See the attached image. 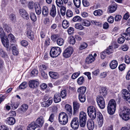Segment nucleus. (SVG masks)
Segmentation results:
<instances>
[{
	"mask_svg": "<svg viewBox=\"0 0 130 130\" xmlns=\"http://www.w3.org/2000/svg\"><path fill=\"white\" fill-rule=\"evenodd\" d=\"M66 95L67 93L66 90H64L61 91L60 92V96L62 98H64L66 96Z\"/></svg>",
	"mask_w": 130,
	"mask_h": 130,
	"instance_id": "49",
	"label": "nucleus"
},
{
	"mask_svg": "<svg viewBox=\"0 0 130 130\" xmlns=\"http://www.w3.org/2000/svg\"><path fill=\"white\" fill-rule=\"evenodd\" d=\"M61 52V49L60 47H54L51 48L50 54L51 57H56L59 55Z\"/></svg>",
	"mask_w": 130,
	"mask_h": 130,
	"instance_id": "4",
	"label": "nucleus"
},
{
	"mask_svg": "<svg viewBox=\"0 0 130 130\" xmlns=\"http://www.w3.org/2000/svg\"><path fill=\"white\" fill-rule=\"evenodd\" d=\"M56 41L57 44L60 46L63 45L64 42V40L60 38H58Z\"/></svg>",
	"mask_w": 130,
	"mask_h": 130,
	"instance_id": "29",
	"label": "nucleus"
},
{
	"mask_svg": "<svg viewBox=\"0 0 130 130\" xmlns=\"http://www.w3.org/2000/svg\"><path fill=\"white\" fill-rule=\"evenodd\" d=\"M100 92L101 95L104 96L106 95L107 92L106 89L104 87H102L100 90Z\"/></svg>",
	"mask_w": 130,
	"mask_h": 130,
	"instance_id": "28",
	"label": "nucleus"
},
{
	"mask_svg": "<svg viewBox=\"0 0 130 130\" xmlns=\"http://www.w3.org/2000/svg\"><path fill=\"white\" fill-rule=\"evenodd\" d=\"M69 23L67 20H64L62 21V26L63 28L64 29L68 28L69 26Z\"/></svg>",
	"mask_w": 130,
	"mask_h": 130,
	"instance_id": "27",
	"label": "nucleus"
},
{
	"mask_svg": "<svg viewBox=\"0 0 130 130\" xmlns=\"http://www.w3.org/2000/svg\"><path fill=\"white\" fill-rule=\"evenodd\" d=\"M53 99L55 103H58L60 102L61 101V98L59 93H55Z\"/></svg>",
	"mask_w": 130,
	"mask_h": 130,
	"instance_id": "25",
	"label": "nucleus"
},
{
	"mask_svg": "<svg viewBox=\"0 0 130 130\" xmlns=\"http://www.w3.org/2000/svg\"><path fill=\"white\" fill-rule=\"evenodd\" d=\"M118 66V62L116 60H112L109 64V66L111 69H116Z\"/></svg>",
	"mask_w": 130,
	"mask_h": 130,
	"instance_id": "18",
	"label": "nucleus"
},
{
	"mask_svg": "<svg viewBox=\"0 0 130 130\" xmlns=\"http://www.w3.org/2000/svg\"><path fill=\"white\" fill-rule=\"evenodd\" d=\"M16 122L15 119L12 117L7 118L5 120L6 123L10 125H13Z\"/></svg>",
	"mask_w": 130,
	"mask_h": 130,
	"instance_id": "16",
	"label": "nucleus"
},
{
	"mask_svg": "<svg viewBox=\"0 0 130 130\" xmlns=\"http://www.w3.org/2000/svg\"><path fill=\"white\" fill-rule=\"evenodd\" d=\"M50 76L53 79H57L59 77V75L56 72H50L49 73Z\"/></svg>",
	"mask_w": 130,
	"mask_h": 130,
	"instance_id": "23",
	"label": "nucleus"
},
{
	"mask_svg": "<svg viewBox=\"0 0 130 130\" xmlns=\"http://www.w3.org/2000/svg\"><path fill=\"white\" fill-rule=\"evenodd\" d=\"M86 90V88L84 86L81 87L78 89L77 92L79 94H85Z\"/></svg>",
	"mask_w": 130,
	"mask_h": 130,
	"instance_id": "20",
	"label": "nucleus"
},
{
	"mask_svg": "<svg viewBox=\"0 0 130 130\" xmlns=\"http://www.w3.org/2000/svg\"><path fill=\"white\" fill-rule=\"evenodd\" d=\"M119 115L124 120H128L130 119V109L126 106H124L121 109Z\"/></svg>",
	"mask_w": 130,
	"mask_h": 130,
	"instance_id": "2",
	"label": "nucleus"
},
{
	"mask_svg": "<svg viewBox=\"0 0 130 130\" xmlns=\"http://www.w3.org/2000/svg\"><path fill=\"white\" fill-rule=\"evenodd\" d=\"M122 37L124 38L127 40H130V34L124 32L122 34Z\"/></svg>",
	"mask_w": 130,
	"mask_h": 130,
	"instance_id": "35",
	"label": "nucleus"
},
{
	"mask_svg": "<svg viewBox=\"0 0 130 130\" xmlns=\"http://www.w3.org/2000/svg\"><path fill=\"white\" fill-rule=\"evenodd\" d=\"M21 45L24 46H26L28 45V42L25 40H24L22 41L21 42Z\"/></svg>",
	"mask_w": 130,
	"mask_h": 130,
	"instance_id": "64",
	"label": "nucleus"
},
{
	"mask_svg": "<svg viewBox=\"0 0 130 130\" xmlns=\"http://www.w3.org/2000/svg\"><path fill=\"white\" fill-rule=\"evenodd\" d=\"M91 24L90 22L87 20H84L82 22V24L84 26H88Z\"/></svg>",
	"mask_w": 130,
	"mask_h": 130,
	"instance_id": "41",
	"label": "nucleus"
},
{
	"mask_svg": "<svg viewBox=\"0 0 130 130\" xmlns=\"http://www.w3.org/2000/svg\"><path fill=\"white\" fill-rule=\"evenodd\" d=\"M82 19L79 16H76L74 17L73 19V21L74 22L77 21H81Z\"/></svg>",
	"mask_w": 130,
	"mask_h": 130,
	"instance_id": "50",
	"label": "nucleus"
},
{
	"mask_svg": "<svg viewBox=\"0 0 130 130\" xmlns=\"http://www.w3.org/2000/svg\"><path fill=\"white\" fill-rule=\"evenodd\" d=\"M84 78L83 76H81L77 80V83L79 85L82 84L84 82Z\"/></svg>",
	"mask_w": 130,
	"mask_h": 130,
	"instance_id": "44",
	"label": "nucleus"
},
{
	"mask_svg": "<svg viewBox=\"0 0 130 130\" xmlns=\"http://www.w3.org/2000/svg\"><path fill=\"white\" fill-rule=\"evenodd\" d=\"M49 13L48 9L46 6H43L42 8V14L44 16H47Z\"/></svg>",
	"mask_w": 130,
	"mask_h": 130,
	"instance_id": "24",
	"label": "nucleus"
},
{
	"mask_svg": "<svg viewBox=\"0 0 130 130\" xmlns=\"http://www.w3.org/2000/svg\"><path fill=\"white\" fill-rule=\"evenodd\" d=\"M125 41V39L124 38L121 37L119 38L118 39V41L119 43L122 44Z\"/></svg>",
	"mask_w": 130,
	"mask_h": 130,
	"instance_id": "58",
	"label": "nucleus"
},
{
	"mask_svg": "<svg viewBox=\"0 0 130 130\" xmlns=\"http://www.w3.org/2000/svg\"><path fill=\"white\" fill-rule=\"evenodd\" d=\"M27 86V83L26 82H24L20 85L19 87L20 89H24Z\"/></svg>",
	"mask_w": 130,
	"mask_h": 130,
	"instance_id": "30",
	"label": "nucleus"
},
{
	"mask_svg": "<svg viewBox=\"0 0 130 130\" xmlns=\"http://www.w3.org/2000/svg\"><path fill=\"white\" fill-rule=\"evenodd\" d=\"M37 127H41L44 122V119L43 117L41 116L38 118L35 121H33Z\"/></svg>",
	"mask_w": 130,
	"mask_h": 130,
	"instance_id": "10",
	"label": "nucleus"
},
{
	"mask_svg": "<svg viewBox=\"0 0 130 130\" xmlns=\"http://www.w3.org/2000/svg\"><path fill=\"white\" fill-rule=\"evenodd\" d=\"M58 37V35L57 34H53L51 35V39L53 41L55 42L56 41Z\"/></svg>",
	"mask_w": 130,
	"mask_h": 130,
	"instance_id": "42",
	"label": "nucleus"
},
{
	"mask_svg": "<svg viewBox=\"0 0 130 130\" xmlns=\"http://www.w3.org/2000/svg\"><path fill=\"white\" fill-rule=\"evenodd\" d=\"M95 60V58L92 55L90 54L86 58L85 60V63L87 64L91 63L93 62Z\"/></svg>",
	"mask_w": 130,
	"mask_h": 130,
	"instance_id": "15",
	"label": "nucleus"
},
{
	"mask_svg": "<svg viewBox=\"0 0 130 130\" xmlns=\"http://www.w3.org/2000/svg\"><path fill=\"white\" fill-rule=\"evenodd\" d=\"M38 73V71L37 70L35 69L33 70L31 72V76L34 77L36 76Z\"/></svg>",
	"mask_w": 130,
	"mask_h": 130,
	"instance_id": "48",
	"label": "nucleus"
},
{
	"mask_svg": "<svg viewBox=\"0 0 130 130\" xmlns=\"http://www.w3.org/2000/svg\"><path fill=\"white\" fill-rule=\"evenodd\" d=\"M102 11L100 9L94 11L93 14L95 16H101L103 14Z\"/></svg>",
	"mask_w": 130,
	"mask_h": 130,
	"instance_id": "32",
	"label": "nucleus"
},
{
	"mask_svg": "<svg viewBox=\"0 0 130 130\" xmlns=\"http://www.w3.org/2000/svg\"><path fill=\"white\" fill-rule=\"evenodd\" d=\"M1 41L3 45L5 47L8 48L9 46V43L8 39L5 35L3 37H1Z\"/></svg>",
	"mask_w": 130,
	"mask_h": 130,
	"instance_id": "13",
	"label": "nucleus"
},
{
	"mask_svg": "<svg viewBox=\"0 0 130 130\" xmlns=\"http://www.w3.org/2000/svg\"><path fill=\"white\" fill-rule=\"evenodd\" d=\"M65 109L66 110V114L68 115L69 117H71L73 115V110L71 106L67 104L65 106Z\"/></svg>",
	"mask_w": 130,
	"mask_h": 130,
	"instance_id": "11",
	"label": "nucleus"
},
{
	"mask_svg": "<svg viewBox=\"0 0 130 130\" xmlns=\"http://www.w3.org/2000/svg\"><path fill=\"white\" fill-rule=\"evenodd\" d=\"M87 112L88 115L92 119L88 120L87 122V125L89 130H93L94 127V122L92 120L95 119L96 116L98 118V124L99 127H101L103 123V118L101 113L97 111L95 108L92 106L89 107L87 109Z\"/></svg>",
	"mask_w": 130,
	"mask_h": 130,
	"instance_id": "1",
	"label": "nucleus"
},
{
	"mask_svg": "<svg viewBox=\"0 0 130 130\" xmlns=\"http://www.w3.org/2000/svg\"><path fill=\"white\" fill-rule=\"evenodd\" d=\"M69 41L70 44H74L75 42V38L73 36H71L69 39Z\"/></svg>",
	"mask_w": 130,
	"mask_h": 130,
	"instance_id": "47",
	"label": "nucleus"
},
{
	"mask_svg": "<svg viewBox=\"0 0 130 130\" xmlns=\"http://www.w3.org/2000/svg\"><path fill=\"white\" fill-rule=\"evenodd\" d=\"M116 106V103L114 99L111 100L109 102L107 108L108 113L110 115H113L115 113Z\"/></svg>",
	"mask_w": 130,
	"mask_h": 130,
	"instance_id": "3",
	"label": "nucleus"
},
{
	"mask_svg": "<svg viewBox=\"0 0 130 130\" xmlns=\"http://www.w3.org/2000/svg\"><path fill=\"white\" fill-rule=\"evenodd\" d=\"M66 15L68 17H71L72 16L73 13L72 11L70 10H68L67 11Z\"/></svg>",
	"mask_w": 130,
	"mask_h": 130,
	"instance_id": "51",
	"label": "nucleus"
},
{
	"mask_svg": "<svg viewBox=\"0 0 130 130\" xmlns=\"http://www.w3.org/2000/svg\"><path fill=\"white\" fill-rule=\"evenodd\" d=\"M125 62L127 64H129L130 63V58L128 55H126L125 57Z\"/></svg>",
	"mask_w": 130,
	"mask_h": 130,
	"instance_id": "56",
	"label": "nucleus"
},
{
	"mask_svg": "<svg viewBox=\"0 0 130 130\" xmlns=\"http://www.w3.org/2000/svg\"><path fill=\"white\" fill-rule=\"evenodd\" d=\"M97 102L100 108L101 109H103L105 107V103L104 100L101 96H99L97 98Z\"/></svg>",
	"mask_w": 130,
	"mask_h": 130,
	"instance_id": "8",
	"label": "nucleus"
},
{
	"mask_svg": "<svg viewBox=\"0 0 130 130\" xmlns=\"http://www.w3.org/2000/svg\"><path fill=\"white\" fill-rule=\"evenodd\" d=\"M79 120L77 118L75 117L73 119L71 123V126L74 129H77L79 127Z\"/></svg>",
	"mask_w": 130,
	"mask_h": 130,
	"instance_id": "9",
	"label": "nucleus"
},
{
	"mask_svg": "<svg viewBox=\"0 0 130 130\" xmlns=\"http://www.w3.org/2000/svg\"><path fill=\"white\" fill-rule=\"evenodd\" d=\"M60 7V10L61 14L62 16H64L66 14V8L65 7L63 6H61Z\"/></svg>",
	"mask_w": 130,
	"mask_h": 130,
	"instance_id": "43",
	"label": "nucleus"
},
{
	"mask_svg": "<svg viewBox=\"0 0 130 130\" xmlns=\"http://www.w3.org/2000/svg\"><path fill=\"white\" fill-rule=\"evenodd\" d=\"M19 102H16L15 103L13 104L12 105H11L12 107H13L14 109H16L18 106L19 105Z\"/></svg>",
	"mask_w": 130,
	"mask_h": 130,
	"instance_id": "61",
	"label": "nucleus"
},
{
	"mask_svg": "<svg viewBox=\"0 0 130 130\" xmlns=\"http://www.w3.org/2000/svg\"><path fill=\"white\" fill-rule=\"evenodd\" d=\"M78 98L79 101L81 102H84L85 101L86 97L85 94H79Z\"/></svg>",
	"mask_w": 130,
	"mask_h": 130,
	"instance_id": "33",
	"label": "nucleus"
},
{
	"mask_svg": "<svg viewBox=\"0 0 130 130\" xmlns=\"http://www.w3.org/2000/svg\"><path fill=\"white\" fill-rule=\"evenodd\" d=\"M130 129V125L129 124H127L124 127H122L121 130H129Z\"/></svg>",
	"mask_w": 130,
	"mask_h": 130,
	"instance_id": "60",
	"label": "nucleus"
},
{
	"mask_svg": "<svg viewBox=\"0 0 130 130\" xmlns=\"http://www.w3.org/2000/svg\"><path fill=\"white\" fill-rule=\"evenodd\" d=\"M19 13L22 17L24 19L28 20L29 18L28 14L24 9H21L19 10Z\"/></svg>",
	"mask_w": 130,
	"mask_h": 130,
	"instance_id": "14",
	"label": "nucleus"
},
{
	"mask_svg": "<svg viewBox=\"0 0 130 130\" xmlns=\"http://www.w3.org/2000/svg\"><path fill=\"white\" fill-rule=\"evenodd\" d=\"M54 115L52 113L51 114L48 120L51 122H53L54 121Z\"/></svg>",
	"mask_w": 130,
	"mask_h": 130,
	"instance_id": "63",
	"label": "nucleus"
},
{
	"mask_svg": "<svg viewBox=\"0 0 130 130\" xmlns=\"http://www.w3.org/2000/svg\"><path fill=\"white\" fill-rule=\"evenodd\" d=\"M73 52V49L72 47H69L67 48L63 53V56L66 58L70 57Z\"/></svg>",
	"mask_w": 130,
	"mask_h": 130,
	"instance_id": "7",
	"label": "nucleus"
},
{
	"mask_svg": "<svg viewBox=\"0 0 130 130\" xmlns=\"http://www.w3.org/2000/svg\"><path fill=\"white\" fill-rule=\"evenodd\" d=\"M5 35L3 28L0 26V37H3Z\"/></svg>",
	"mask_w": 130,
	"mask_h": 130,
	"instance_id": "59",
	"label": "nucleus"
},
{
	"mask_svg": "<svg viewBox=\"0 0 130 130\" xmlns=\"http://www.w3.org/2000/svg\"><path fill=\"white\" fill-rule=\"evenodd\" d=\"M74 4L76 7L79 8L80 7L81 1L80 0H73Z\"/></svg>",
	"mask_w": 130,
	"mask_h": 130,
	"instance_id": "37",
	"label": "nucleus"
},
{
	"mask_svg": "<svg viewBox=\"0 0 130 130\" xmlns=\"http://www.w3.org/2000/svg\"><path fill=\"white\" fill-rule=\"evenodd\" d=\"M80 72H75L73 73L71 76V78L73 79H75L77 78L80 75Z\"/></svg>",
	"mask_w": 130,
	"mask_h": 130,
	"instance_id": "52",
	"label": "nucleus"
},
{
	"mask_svg": "<svg viewBox=\"0 0 130 130\" xmlns=\"http://www.w3.org/2000/svg\"><path fill=\"white\" fill-rule=\"evenodd\" d=\"M30 14V18L31 20L33 22H35L37 20V18L35 13L31 12Z\"/></svg>",
	"mask_w": 130,
	"mask_h": 130,
	"instance_id": "40",
	"label": "nucleus"
},
{
	"mask_svg": "<svg viewBox=\"0 0 130 130\" xmlns=\"http://www.w3.org/2000/svg\"><path fill=\"white\" fill-rule=\"evenodd\" d=\"M28 107V105L24 104H23L21 106L20 109L21 111L25 112L26 111Z\"/></svg>",
	"mask_w": 130,
	"mask_h": 130,
	"instance_id": "31",
	"label": "nucleus"
},
{
	"mask_svg": "<svg viewBox=\"0 0 130 130\" xmlns=\"http://www.w3.org/2000/svg\"><path fill=\"white\" fill-rule=\"evenodd\" d=\"M68 32L69 35L73 34L74 32V28L71 27H70L68 30Z\"/></svg>",
	"mask_w": 130,
	"mask_h": 130,
	"instance_id": "55",
	"label": "nucleus"
},
{
	"mask_svg": "<svg viewBox=\"0 0 130 130\" xmlns=\"http://www.w3.org/2000/svg\"><path fill=\"white\" fill-rule=\"evenodd\" d=\"M35 11L36 13L38 15H40L41 13V10L40 6H38L37 5L35 7Z\"/></svg>",
	"mask_w": 130,
	"mask_h": 130,
	"instance_id": "38",
	"label": "nucleus"
},
{
	"mask_svg": "<svg viewBox=\"0 0 130 130\" xmlns=\"http://www.w3.org/2000/svg\"><path fill=\"white\" fill-rule=\"evenodd\" d=\"M75 28L79 30H82L84 29V26L79 23H77L75 25Z\"/></svg>",
	"mask_w": 130,
	"mask_h": 130,
	"instance_id": "36",
	"label": "nucleus"
},
{
	"mask_svg": "<svg viewBox=\"0 0 130 130\" xmlns=\"http://www.w3.org/2000/svg\"><path fill=\"white\" fill-rule=\"evenodd\" d=\"M56 2L57 6L59 7H60L63 5V0H56Z\"/></svg>",
	"mask_w": 130,
	"mask_h": 130,
	"instance_id": "45",
	"label": "nucleus"
},
{
	"mask_svg": "<svg viewBox=\"0 0 130 130\" xmlns=\"http://www.w3.org/2000/svg\"><path fill=\"white\" fill-rule=\"evenodd\" d=\"M106 53L108 55L113 53V51L112 49V47L111 46H109V47L105 51Z\"/></svg>",
	"mask_w": 130,
	"mask_h": 130,
	"instance_id": "34",
	"label": "nucleus"
},
{
	"mask_svg": "<svg viewBox=\"0 0 130 130\" xmlns=\"http://www.w3.org/2000/svg\"><path fill=\"white\" fill-rule=\"evenodd\" d=\"M29 87L31 88H34L38 86L39 84V82L34 80H30L28 83Z\"/></svg>",
	"mask_w": 130,
	"mask_h": 130,
	"instance_id": "17",
	"label": "nucleus"
},
{
	"mask_svg": "<svg viewBox=\"0 0 130 130\" xmlns=\"http://www.w3.org/2000/svg\"><path fill=\"white\" fill-rule=\"evenodd\" d=\"M73 115H75L78 112L79 109L80 107L79 104L77 102L74 101L73 102Z\"/></svg>",
	"mask_w": 130,
	"mask_h": 130,
	"instance_id": "12",
	"label": "nucleus"
},
{
	"mask_svg": "<svg viewBox=\"0 0 130 130\" xmlns=\"http://www.w3.org/2000/svg\"><path fill=\"white\" fill-rule=\"evenodd\" d=\"M50 14L51 16L53 17H54L56 15V12L55 6H53L52 9L50 10Z\"/></svg>",
	"mask_w": 130,
	"mask_h": 130,
	"instance_id": "22",
	"label": "nucleus"
},
{
	"mask_svg": "<svg viewBox=\"0 0 130 130\" xmlns=\"http://www.w3.org/2000/svg\"><path fill=\"white\" fill-rule=\"evenodd\" d=\"M88 46L87 43L86 42H84L82 43L79 47V49L82 50L86 48Z\"/></svg>",
	"mask_w": 130,
	"mask_h": 130,
	"instance_id": "46",
	"label": "nucleus"
},
{
	"mask_svg": "<svg viewBox=\"0 0 130 130\" xmlns=\"http://www.w3.org/2000/svg\"><path fill=\"white\" fill-rule=\"evenodd\" d=\"M82 3L84 6L85 7H87L90 5L89 3L87 0H83Z\"/></svg>",
	"mask_w": 130,
	"mask_h": 130,
	"instance_id": "53",
	"label": "nucleus"
},
{
	"mask_svg": "<svg viewBox=\"0 0 130 130\" xmlns=\"http://www.w3.org/2000/svg\"><path fill=\"white\" fill-rule=\"evenodd\" d=\"M28 37L31 40H32L34 38V32L30 29L28 30L26 32Z\"/></svg>",
	"mask_w": 130,
	"mask_h": 130,
	"instance_id": "21",
	"label": "nucleus"
},
{
	"mask_svg": "<svg viewBox=\"0 0 130 130\" xmlns=\"http://www.w3.org/2000/svg\"><path fill=\"white\" fill-rule=\"evenodd\" d=\"M37 127L35 124L33 122L28 125L27 129V130H34Z\"/></svg>",
	"mask_w": 130,
	"mask_h": 130,
	"instance_id": "26",
	"label": "nucleus"
},
{
	"mask_svg": "<svg viewBox=\"0 0 130 130\" xmlns=\"http://www.w3.org/2000/svg\"><path fill=\"white\" fill-rule=\"evenodd\" d=\"M117 8V6L116 4L114 3L110 5L108 8L109 12L110 13L113 12L116 10Z\"/></svg>",
	"mask_w": 130,
	"mask_h": 130,
	"instance_id": "19",
	"label": "nucleus"
},
{
	"mask_svg": "<svg viewBox=\"0 0 130 130\" xmlns=\"http://www.w3.org/2000/svg\"><path fill=\"white\" fill-rule=\"evenodd\" d=\"M8 39L11 41H13L14 40V36L12 34H10L8 36Z\"/></svg>",
	"mask_w": 130,
	"mask_h": 130,
	"instance_id": "54",
	"label": "nucleus"
},
{
	"mask_svg": "<svg viewBox=\"0 0 130 130\" xmlns=\"http://www.w3.org/2000/svg\"><path fill=\"white\" fill-rule=\"evenodd\" d=\"M122 17L121 15H117L115 16L114 19L115 21H120L121 18Z\"/></svg>",
	"mask_w": 130,
	"mask_h": 130,
	"instance_id": "57",
	"label": "nucleus"
},
{
	"mask_svg": "<svg viewBox=\"0 0 130 130\" xmlns=\"http://www.w3.org/2000/svg\"><path fill=\"white\" fill-rule=\"evenodd\" d=\"M58 120L61 124L64 125L66 124L68 120L67 114L64 112L60 113L59 116Z\"/></svg>",
	"mask_w": 130,
	"mask_h": 130,
	"instance_id": "6",
	"label": "nucleus"
},
{
	"mask_svg": "<svg viewBox=\"0 0 130 130\" xmlns=\"http://www.w3.org/2000/svg\"><path fill=\"white\" fill-rule=\"evenodd\" d=\"M3 28L4 30L8 33L10 32L11 31V28L7 24H4L3 26Z\"/></svg>",
	"mask_w": 130,
	"mask_h": 130,
	"instance_id": "39",
	"label": "nucleus"
},
{
	"mask_svg": "<svg viewBox=\"0 0 130 130\" xmlns=\"http://www.w3.org/2000/svg\"><path fill=\"white\" fill-rule=\"evenodd\" d=\"M125 68V64H122L120 65L119 67V70L122 71L124 70Z\"/></svg>",
	"mask_w": 130,
	"mask_h": 130,
	"instance_id": "62",
	"label": "nucleus"
},
{
	"mask_svg": "<svg viewBox=\"0 0 130 130\" xmlns=\"http://www.w3.org/2000/svg\"><path fill=\"white\" fill-rule=\"evenodd\" d=\"M87 120V115L84 111H81L79 113V123L81 127H84L86 125Z\"/></svg>",
	"mask_w": 130,
	"mask_h": 130,
	"instance_id": "5",
	"label": "nucleus"
}]
</instances>
